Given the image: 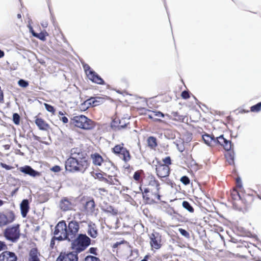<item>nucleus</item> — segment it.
Listing matches in <instances>:
<instances>
[{"instance_id":"f257e3e1","label":"nucleus","mask_w":261,"mask_h":261,"mask_svg":"<svg viewBox=\"0 0 261 261\" xmlns=\"http://www.w3.org/2000/svg\"><path fill=\"white\" fill-rule=\"evenodd\" d=\"M90 162L86 154L79 148H73L70 150V157L66 162V168L72 172L84 173L89 168Z\"/></svg>"},{"instance_id":"f03ea898","label":"nucleus","mask_w":261,"mask_h":261,"mask_svg":"<svg viewBox=\"0 0 261 261\" xmlns=\"http://www.w3.org/2000/svg\"><path fill=\"white\" fill-rule=\"evenodd\" d=\"M105 170L109 173L99 171H93L91 172V176L95 179L104 182L109 185L120 186L121 182L117 178V174L115 173L116 169L112 162L105 163Z\"/></svg>"},{"instance_id":"7ed1b4c3","label":"nucleus","mask_w":261,"mask_h":261,"mask_svg":"<svg viewBox=\"0 0 261 261\" xmlns=\"http://www.w3.org/2000/svg\"><path fill=\"white\" fill-rule=\"evenodd\" d=\"M153 163H154L156 175L159 178L162 180V178L168 177L169 176L171 171L170 165L172 164L170 156H166L162 160L156 159L155 161H154Z\"/></svg>"},{"instance_id":"20e7f679","label":"nucleus","mask_w":261,"mask_h":261,"mask_svg":"<svg viewBox=\"0 0 261 261\" xmlns=\"http://www.w3.org/2000/svg\"><path fill=\"white\" fill-rule=\"evenodd\" d=\"M202 139L204 143L210 146L219 144L222 146L225 150H229L232 147L231 142L224 138L223 135L215 138L214 136L205 134L202 136Z\"/></svg>"},{"instance_id":"39448f33","label":"nucleus","mask_w":261,"mask_h":261,"mask_svg":"<svg viewBox=\"0 0 261 261\" xmlns=\"http://www.w3.org/2000/svg\"><path fill=\"white\" fill-rule=\"evenodd\" d=\"M71 241V248L77 255L86 250L91 244V239L85 234H80Z\"/></svg>"},{"instance_id":"423d86ee","label":"nucleus","mask_w":261,"mask_h":261,"mask_svg":"<svg viewBox=\"0 0 261 261\" xmlns=\"http://www.w3.org/2000/svg\"><path fill=\"white\" fill-rule=\"evenodd\" d=\"M71 122L75 126L85 130H91L95 126L94 121L83 115L74 116Z\"/></svg>"},{"instance_id":"0eeeda50","label":"nucleus","mask_w":261,"mask_h":261,"mask_svg":"<svg viewBox=\"0 0 261 261\" xmlns=\"http://www.w3.org/2000/svg\"><path fill=\"white\" fill-rule=\"evenodd\" d=\"M112 152L125 163L129 162L132 159L129 150L124 146V144L123 143L115 145L112 148Z\"/></svg>"},{"instance_id":"6e6552de","label":"nucleus","mask_w":261,"mask_h":261,"mask_svg":"<svg viewBox=\"0 0 261 261\" xmlns=\"http://www.w3.org/2000/svg\"><path fill=\"white\" fill-rule=\"evenodd\" d=\"M4 236L12 242H16L20 237V225L19 224L7 227L4 231Z\"/></svg>"},{"instance_id":"1a4fd4ad","label":"nucleus","mask_w":261,"mask_h":261,"mask_svg":"<svg viewBox=\"0 0 261 261\" xmlns=\"http://www.w3.org/2000/svg\"><path fill=\"white\" fill-rule=\"evenodd\" d=\"M142 194L143 198L147 204H152L158 203L161 200L162 195L160 190H155V191L153 192V190L144 189Z\"/></svg>"},{"instance_id":"9d476101","label":"nucleus","mask_w":261,"mask_h":261,"mask_svg":"<svg viewBox=\"0 0 261 261\" xmlns=\"http://www.w3.org/2000/svg\"><path fill=\"white\" fill-rule=\"evenodd\" d=\"M54 234L59 241L68 240L67 225L65 221H59L55 227Z\"/></svg>"},{"instance_id":"9b49d317","label":"nucleus","mask_w":261,"mask_h":261,"mask_svg":"<svg viewBox=\"0 0 261 261\" xmlns=\"http://www.w3.org/2000/svg\"><path fill=\"white\" fill-rule=\"evenodd\" d=\"M16 219V215L12 210L8 211L7 212H0V228L12 223Z\"/></svg>"},{"instance_id":"f8f14e48","label":"nucleus","mask_w":261,"mask_h":261,"mask_svg":"<svg viewBox=\"0 0 261 261\" xmlns=\"http://www.w3.org/2000/svg\"><path fill=\"white\" fill-rule=\"evenodd\" d=\"M80 230V224L75 220H71L69 222L67 225V232L68 234V241H71L78 236Z\"/></svg>"},{"instance_id":"ddd939ff","label":"nucleus","mask_w":261,"mask_h":261,"mask_svg":"<svg viewBox=\"0 0 261 261\" xmlns=\"http://www.w3.org/2000/svg\"><path fill=\"white\" fill-rule=\"evenodd\" d=\"M145 186L147 187L144 189L149 190H160V183L159 180L152 174L147 176L145 178Z\"/></svg>"},{"instance_id":"4468645a","label":"nucleus","mask_w":261,"mask_h":261,"mask_svg":"<svg viewBox=\"0 0 261 261\" xmlns=\"http://www.w3.org/2000/svg\"><path fill=\"white\" fill-rule=\"evenodd\" d=\"M241 196L239 203L241 204L242 207L240 208L246 209L250 207L254 201V197L252 195L246 194L244 192H242Z\"/></svg>"},{"instance_id":"2eb2a0df","label":"nucleus","mask_w":261,"mask_h":261,"mask_svg":"<svg viewBox=\"0 0 261 261\" xmlns=\"http://www.w3.org/2000/svg\"><path fill=\"white\" fill-rule=\"evenodd\" d=\"M150 244L152 248L159 249L162 246L161 236L157 232H152L150 236Z\"/></svg>"},{"instance_id":"dca6fc26","label":"nucleus","mask_w":261,"mask_h":261,"mask_svg":"<svg viewBox=\"0 0 261 261\" xmlns=\"http://www.w3.org/2000/svg\"><path fill=\"white\" fill-rule=\"evenodd\" d=\"M78 256L73 252H61L56 261H78Z\"/></svg>"},{"instance_id":"f3484780","label":"nucleus","mask_w":261,"mask_h":261,"mask_svg":"<svg viewBox=\"0 0 261 261\" xmlns=\"http://www.w3.org/2000/svg\"><path fill=\"white\" fill-rule=\"evenodd\" d=\"M241 195L242 192L239 190L237 189V188H233L230 191V196L233 200V204L238 207V208H241L242 207L241 204L239 203L242 197Z\"/></svg>"},{"instance_id":"a211bd4d","label":"nucleus","mask_w":261,"mask_h":261,"mask_svg":"<svg viewBox=\"0 0 261 261\" xmlns=\"http://www.w3.org/2000/svg\"><path fill=\"white\" fill-rule=\"evenodd\" d=\"M17 256L14 252L5 251L0 254V261H17Z\"/></svg>"},{"instance_id":"6ab92c4d","label":"nucleus","mask_w":261,"mask_h":261,"mask_svg":"<svg viewBox=\"0 0 261 261\" xmlns=\"http://www.w3.org/2000/svg\"><path fill=\"white\" fill-rule=\"evenodd\" d=\"M87 77L89 80L94 83L100 85L106 84L104 80L94 71L88 72Z\"/></svg>"},{"instance_id":"aec40b11","label":"nucleus","mask_w":261,"mask_h":261,"mask_svg":"<svg viewBox=\"0 0 261 261\" xmlns=\"http://www.w3.org/2000/svg\"><path fill=\"white\" fill-rule=\"evenodd\" d=\"M35 123L39 129L42 130H48L50 128L49 124L40 117L39 115L35 117Z\"/></svg>"},{"instance_id":"412c9836","label":"nucleus","mask_w":261,"mask_h":261,"mask_svg":"<svg viewBox=\"0 0 261 261\" xmlns=\"http://www.w3.org/2000/svg\"><path fill=\"white\" fill-rule=\"evenodd\" d=\"M19 171L32 177L40 176L41 175V173L39 172L34 170L31 166L28 165L20 167Z\"/></svg>"},{"instance_id":"4be33fe9","label":"nucleus","mask_w":261,"mask_h":261,"mask_svg":"<svg viewBox=\"0 0 261 261\" xmlns=\"http://www.w3.org/2000/svg\"><path fill=\"white\" fill-rule=\"evenodd\" d=\"M74 204L67 197L62 199L60 202V207L63 211H70L72 209Z\"/></svg>"},{"instance_id":"5701e85b","label":"nucleus","mask_w":261,"mask_h":261,"mask_svg":"<svg viewBox=\"0 0 261 261\" xmlns=\"http://www.w3.org/2000/svg\"><path fill=\"white\" fill-rule=\"evenodd\" d=\"M40 256L38 249L36 247L32 248L29 252L28 261H40Z\"/></svg>"},{"instance_id":"b1692460","label":"nucleus","mask_w":261,"mask_h":261,"mask_svg":"<svg viewBox=\"0 0 261 261\" xmlns=\"http://www.w3.org/2000/svg\"><path fill=\"white\" fill-rule=\"evenodd\" d=\"M20 208L21 216L25 218L30 210L29 202L28 199H23L20 204Z\"/></svg>"},{"instance_id":"393cba45","label":"nucleus","mask_w":261,"mask_h":261,"mask_svg":"<svg viewBox=\"0 0 261 261\" xmlns=\"http://www.w3.org/2000/svg\"><path fill=\"white\" fill-rule=\"evenodd\" d=\"M95 203L92 199L86 202L84 204V211L87 214H92L95 211Z\"/></svg>"},{"instance_id":"a878e982","label":"nucleus","mask_w":261,"mask_h":261,"mask_svg":"<svg viewBox=\"0 0 261 261\" xmlns=\"http://www.w3.org/2000/svg\"><path fill=\"white\" fill-rule=\"evenodd\" d=\"M104 101V98L100 97H91L87 100V102L91 107L97 106Z\"/></svg>"},{"instance_id":"bb28decb","label":"nucleus","mask_w":261,"mask_h":261,"mask_svg":"<svg viewBox=\"0 0 261 261\" xmlns=\"http://www.w3.org/2000/svg\"><path fill=\"white\" fill-rule=\"evenodd\" d=\"M91 157L92 159L93 163L95 165L100 166L103 162L102 157L98 153L91 154Z\"/></svg>"},{"instance_id":"cd10ccee","label":"nucleus","mask_w":261,"mask_h":261,"mask_svg":"<svg viewBox=\"0 0 261 261\" xmlns=\"http://www.w3.org/2000/svg\"><path fill=\"white\" fill-rule=\"evenodd\" d=\"M148 147L152 149H154L158 146L156 138L153 136H150L147 140Z\"/></svg>"},{"instance_id":"c85d7f7f","label":"nucleus","mask_w":261,"mask_h":261,"mask_svg":"<svg viewBox=\"0 0 261 261\" xmlns=\"http://www.w3.org/2000/svg\"><path fill=\"white\" fill-rule=\"evenodd\" d=\"M231 148L229 150H227L228 152L225 155V156L228 164L229 165H233L234 153L233 151L231 150Z\"/></svg>"},{"instance_id":"c756f323","label":"nucleus","mask_w":261,"mask_h":261,"mask_svg":"<svg viewBox=\"0 0 261 261\" xmlns=\"http://www.w3.org/2000/svg\"><path fill=\"white\" fill-rule=\"evenodd\" d=\"M31 32L34 37L42 41H45L46 40V37L48 35V33L46 31L41 32L40 33H37L32 30Z\"/></svg>"},{"instance_id":"7c9ffc66","label":"nucleus","mask_w":261,"mask_h":261,"mask_svg":"<svg viewBox=\"0 0 261 261\" xmlns=\"http://www.w3.org/2000/svg\"><path fill=\"white\" fill-rule=\"evenodd\" d=\"M105 212L110 214L113 216H116L118 214V211L117 209L115 208L112 206H107L106 208L103 209Z\"/></svg>"},{"instance_id":"2f4dec72","label":"nucleus","mask_w":261,"mask_h":261,"mask_svg":"<svg viewBox=\"0 0 261 261\" xmlns=\"http://www.w3.org/2000/svg\"><path fill=\"white\" fill-rule=\"evenodd\" d=\"M143 173L142 170L136 171L133 175V179L137 182L139 183L142 181L141 174Z\"/></svg>"},{"instance_id":"473e14b6","label":"nucleus","mask_w":261,"mask_h":261,"mask_svg":"<svg viewBox=\"0 0 261 261\" xmlns=\"http://www.w3.org/2000/svg\"><path fill=\"white\" fill-rule=\"evenodd\" d=\"M182 205L190 213H193L194 212V208L188 201H184L182 203Z\"/></svg>"},{"instance_id":"72a5a7b5","label":"nucleus","mask_w":261,"mask_h":261,"mask_svg":"<svg viewBox=\"0 0 261 261\" xmlns=\"http://www.w3.org/2000/svg\"><path fill=\"white\" fill-rule=\"evenodd\" d=\"M234 188H237V189L239 190L241 192H244L242 186L241 179L239 177L236 179V187Z\"/></svg>"},{"instance_id":"f704fd0d","label":"nucleus","mask_w":261,"mask_h":261,"mask_svg":"<svg viewBox=\"0 0 261 261\" xmlns=\"http://www.w3.org/2000/svg\"><path fill=\"white\" fill-rule=\"evenodd\" d=\"M172 116L173 119L178 121H184V117L183 116L180 115L177 112H173L172 113Z\"/></svg>"},{"instance_id":"c9c22d12","label":"nucleus","mask_w":261,"mask_h":261,"mask_svg":"<svg viewBox=\"0 0 261 261\" xmlns=\"http://www.w3.org/2000/svg\"><path fill=\"white\" fill-rule=\"evenodd\" d=\"M155 117L163 118L164 117V115L160 111H152V114L149 115V118L150 119H152Z\"/></svg>"},{"instance_id":"e433bc0d","label":"nucleus","mask_w":261,"mask_h":261,"mask_svg":"<svg viewBox=\"0 0 261 261\" xmlns=\"http://www.w3.org/2000/svg\"><path fill=\"white\" fill-rule=\"evenodd\" d=\"M13 121L14 123L17 125H18L20 124V117L19 115L17 113H14L13 114V118H12Z\"/></svg>"},{"instance_id":"4c0bfd02","label":"nucleus","mask_w":261,"mask_h":261,"mask_svg":"<svg viewBox=\"0 0 261 261\" xmlns=\"http://www.w3.org/2000/svg\"><path fill=\"white\" fill-rule=\"evenodd\" d=\"M82 261H101L100 259L95 256L88 255L86 256Z\"/></svg>"},{"instance_id":"58836bf2","label":"nucleus","mask_w":261,"mask_h":261,"mask_svg":"<svg viewBox=\"0 0 261 261\" xmlns=\"http://www.w3.org/2000/svg\"><path fill=\"white\" fill-rule=\"evenodd\" d=\"M129 122L123 123L121 121H120L119 124L116 126L117 130H120L124 128H130Z\"/></svg>"},{"instance_id":"ea45409f","label":"nucleus","mask_w":261,"mask_h":261,"mask_svg":"<svg viewBox=\"0 0 261 261\" xmlns=\"http://www.w3.org/2000/svg\"><path fill=\"white\" fill-rule=\"evenodd\" d=\"M261 110V102L257 103L250 108V111L252 112H258Z\"/></svg>"},{"instance_id":"a19ab883","label":"nucleus","mask_w":261,"mask_h":261,"mask_svg":"<svg viewBox=\"0 0 261 261\" xmlns=\"http://www.w3.org/2000/svg\"><path fill=\"white\" fill-rule=\"evenodd\" d=\"M44 105L45 106L46 110L48 112H50L53 115H55L56 110L53 106H52L49 104H47L46 103H45L44 104Z\"/></svg>"},{"instance_id":"79ce46f5","label":"nucleus","mask_w":261,"mask_h":261,"mask_svg":"<svg viewBox=\"0 0 261 261\" xmlns=\"http://www.w3.org/2000/svg\"><path fill=\"white\" fill-rule=\"evenodd\" d=\"M88 234L93 238H95L97 236V231L93 227H91L88 230Z\"/></svg>"},{"instance_id":"37998d69","label":"nucleus","mask_w":261,"mask_h":261,"mask_svg":"<svg viewBox=\"0 0 261 261\" xmlns=\"http://www.w3.org/2000/svg\"><path fill=\"white\" fill-rule=\"evenodd\" d=\"M180 181L185 185H188L190 182L189 178L187 176H183L180 178Z\"/></svg>"},{"instance_id":"c03bdc74","label":"nucleus","mask_w":261,"mask_h":261,"mask_svg":"<svg viewBox=\"0 0 261 261\" xmlns=\"http://www.w3.org/2000/svg\"><path fill=\"white\" fill-rule=\"evenodd\" d=\"M181 97L184 99H187L190 98V93L188 91L185 90L181 92Z\"/></svg>"},{"instance_id":"a18cd8bd","label":"nucleus","mask_w":261,"mask_h":261,"mask_svg":"<svg viewBox=\"0 0 261 261\" xmlns=\"http://www.w3.org/2000/svg\"><path fill=\"white\" fill-rule=\"evenodd\" d=\"M178 231L180 233V234L181 235H182L183 236H184L187 238H189V237H190L189 233L186 230H185L182 228H179Z\"/></svg>"},{"instance_id":"49530a36","label":"nucleus","mask_w":261,"mask_h":261,"mask_svg":"<svg viewBox=\"0 0 261 261\" xmlns=\"http://www.w3.org/2000/svg\"><path fill=\"white\" fill-rule=\"evenodd\" d=\"M84 69L87 76L88 75V72L93 71L94 70L87 64L84 66Z\"/></svg>"},{"instance_id":"de8ad7c7","label":"nucleus","mask_w":261,"mask_h":261,"mask_svg":"<svg viewBox=\"0 0 261 261\" xmlns=\"http://www.w3.org/2000/svg\"><path fill=\"white\" fill-rule=\"evenodd\" d=\"M18 84L22 87H26L28 86V83L23 80H20L18 81Z\"/></svg>"},{"instance_id":"09e8293b","label":"nucleus","mask_w":261,"mask_h":261,"mask_svg":"<svg viewBox=\"0 0 261 261\" xmlns=\"http://www.w3.org/2000/svg\"><path fill=\"white\" fill-rule=\"evenodd\" d=\"M51 171L54 172H59L61 171V167L58 165H56L53 166L52 168H50Z\"/></svg>"},{"instance_id":"8fccbe9b","label":"nucleus","mask_w":261,"mask_h":261,"mask_svg":"<svg viewBox=\"0 0 261 261\" xmlns=\"http://www.w3.org/2000/svg\"><path fill=\"white\" fill-rule=\"evenodd\" d=\"M0 165L3 168H5V169H6L7 170H11L13 168V167L12 166L8 165L3 163H1Z\"/></svg>"},{"instance_id":"3c124183","label":"nucleus","mask_w":261,"mask_h":261,"mask_svg":"<svg viewBox=\"0 0 261 261\" xmlns=\"http://www.w3.org/2000/svg\"><path fill=\"white\" fill-rule=\"evenodd\" d=\"M57 237H55V236L52 238L50 243V247L51 248H53L55 245V241L57 240Z\"/></svg>"},{"instance_id":"603ef678","label":"nucleus","mask_w":261,"mask_h":261,"mask_svg":"<svg viewBox=\"0 0 261 261\" xmlns=\"http://www.w3.org/2000/svg\"><path fill=\"white\" fill-rule=\"evenodd\" d=\"M165 178V183L167 184L169 186H171L172 187H173V185L174 184L173 181L170 179L168 178V177Z\"/></svg>"},{"instance_id":"864d4df0","label":"nucleus","mask_w":261,"mask_h":261,"mask_svg":"<svg viewBox=\"0 0 261 261\" xmlns=\"http://www.w3.org/2000/svg\"><path fill=\"white\" fill-rule=\"evenodd\" d=\"M98 190L100 194H102L103 193H106V194H108V191L104 188H100L98 189Z\"/></svg>"},{"instance_id":"5fc2aeb1","label":"nucleus","mask_w":261,"mask_h":261,"mask_svg":"<svg viewBox=\"0 0 261 261\" xmlns=\"http://www.w3.org/2000/svg\"><path fill=\"white\" fill-rule=\"evenodd\" d=\"M96 251H97V248H94V247H91L89 250V252L90 253L94 254V255H97Z\"/></svg>"},{"instance_id":"6e6d98bb","label":"nucleus","mask_w":261,"mask_h":261,"mask_svg":"<svg viewBox=\"0 0 261 261\" xmlns=\"http://www.w3.org/2000/svg\"><path fill=\"white\" fill-rule=\"evenodd\" d=\"M60 120L64 123H67L68 122V119L66 116H63L60 118Z\"/></svg>"},{"instance_id":"4d7b16f0","label":"nucleus","mask_w":261,"mask_h":261,"mask_svg":"<svg viewBox=\"0 0 261 261\" xmlns=\"http://www.w3.org/2000/svg\"><path fill=\"white\" fill-rule=\"evenodd\" d=\"M5 247H6V244L5 242L0 241V251L2 250Z\"/></svg>"},{"instance_id":"13d9d810","label":"nucleus","mask_w":261,"mask_h":261,"mask_svg":"<svg viewBox=\"0 0 261 261\" xmlns=\"http://www.w3.org/2000/svg\"><path fill=\"white\" fill-rule=\"evenodd\" d=\"M122 243V242H116L113 245L112 247L113 248H116L118 246V245H120Z\"/></svg>"},{"instance_id":"bf43d9fd","label":"nucleus","mask_w":261,"mask_h":261,"mask_svg":"<svg viewBox=\"0 0 261 261\" xmlns=\"http://www.w3.org/2000/svg\"><path fill=\"white\" fill-rule=\"evenodd\" d=\"M33 138L35 140H37L38 141H39V142H41V140H40V137L37 136H36V135H34L33 136Z\"/></svg>"},{"instance_id":"052dcab7","label":"nucleus","mask_w":261,"mask_h":261,"mask_svg":"<svg viewBox=\"0 0 261 261\" xmlns=\"http://www.w3.org/2000/svg\"><path fill=\"white\" fill-rule=\"evenodd\" d=\"M5 56L4 52L0 49V58H3Z\"/></svg>"},{"instance_id":"680f3d73","label":"nucleus","mask_w":261,"mask_h":261,"mask_svg":"<svg viewBox=\"0 0 261 261\" xmlns=\"http://www.w3.org/2000/svg\"><path fill=\"white\" fill-rule=\"evenodd\" d=\"M148 258V255H146L144 258L142 259L141 261H147V259Z\"/></svg>"},{"instance_id":"e2e57ef3","label":"nucleus","mask_w":261,"mask_h":261,"mask_svg":"<svg viewBox=\"0 0 261 261\" xmlns=\"http://www.w3.org/2000/svg\"><path fill=\"white\" fill-rule=\"evenodd\" d=\"M4 203H5V202L0 199V207L3 206L4 204Z\"/></svg>"},{"instance_id":"0e129e2a","label":"nucleus","mask_w":261,"mask_h":261,"mask_svg":"<svg viewBox=\"0 0 261 261\" xmlns=\"http://www.w3.org/2000/svg\"><path fill=\"white\" fill-rule=\"evenodd\" d=\"M241 113H248L249 111L248 110H242L240 111Z\"/></svg>"},{"instance_id":"69168bd1","label":"nucleus","mask_w":261,"mask_h":261,"mask_svg":"<svg viewBox=\"0 0 261 261\" xmlns=\"http://www.w3.org/2000/svg\"><path fill=\"white\" fill-rule=\"evenodd\" d=\"M17 17L18 18H21V15L20 14H17Z\"/></svg>"},{"instance_id":"338daca9","label":"nucleus","mask_w":261,"mask_h":261,"mask_svg":"<svg viewBox=\"0 0 261 261\" xmlns=\"http://www.w3.org/2000/svg\"><path fill=\"white\" fill-rule=\"evenodd\" d=\"M59 115H64V114H63V113L62 112L60 111V112H59Z\"/></svg>"},{"instance_id":"774afa93","label":"nucleus","mask_w":261,"mask_h":261,"mask_svg":"<svg viewBox=\"0 0 261 261\" xmlns=\"http://www.w3.org/2000/svg\"><path fill=\"white\" fill-rule=\"evenodd\" d=\"M129 167H130L129 165H128L126 167V168H129Z\"/></svg>"}]
</instances>
